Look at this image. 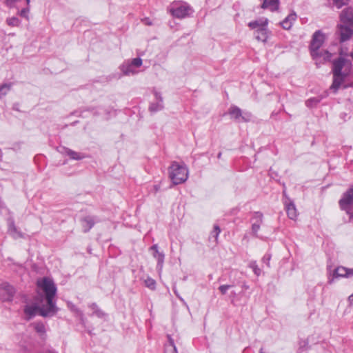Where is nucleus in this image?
Masks as SVG:
<instances>
[{
    "mask_svg": "<svg viewBox=\"0 0 353 353\" xmlns=\"http://www.w3.org/2000/svg\"><path fill=\"white\" fill-rule=\"evenodd\" d=\"M37 285L45 293V303L39 305H26L24 313L28 319L34 317L37 313L43 317H51L56 314L58 307L53 299L57 293V288L53 281L47 277L37 281Z\"/></svg>",
    "mask_w": 353,
    "mask_h": 353,
    "instance_id": "f257e3e1",
    "label": "nucleus"
},
{
    "mask_svg": "<svg viewBox=\"0 0 353 353\" xmlns=\"http://www.w3.org/2000/svg\"><path fill=\"white\" fill-rule=\"evenodd\" d=\"M352 63L350 61L343 58H339L333 63V83L330 87L334 92L340 88L341 83L344 81L351 70Z\"/></svg>",
    "mask_w": 353,
    "mask_h": 353,
    "instance_id": "f03ea898",
    "label": "nucleus"
},
{
    "mask_svg": "<svg viewBox=\"0 0 353 353\" xmlns=\"http://www.w3.org/2000/svg\"><path fill=\"white\" fill-rule=\"evenodd\" d=\"M325 39V35L321 31H316L313 36L310 44V51L312 58L316 61V64L318 61H329L332 57L331 53L327 50H319L323 45Z\"/></svg>",
    "mask_w": 353,
    "mask_h": 353,
    "instance_id": "7ed1b4c3",
    "label": "nucleus"
},
{
    "mask_svg": "<svg viewBox=\"0 0 353 353\" xmlns=\"http://www.w3.org/2000/svg\"><path fill=\"white\" fill-rule=\"evenodd\" d=\"M169 173L172 181L175 185L184 183L188 176V170L185 165H180L176 162L172 163Z\"/></svg>",
    "mask_w": 353,
    "mask_h": 353,
    "instance_id": "20e7f679",
    "label": "nucleus"
},
{
    "mask_svg": "<svg viewBox=\"0 0 353 353\" xmlns=\"http://www.w3.org/2000/svg\"><path fill=\"white\" fill-rule=\"evenodd\" d=\"M169 11L173 17L182 19L189 14L191 8L185 3L173 2L169 7Z\"/></svg>",
    "mask_w": 353,
    "mask_h": 353,
    "instance_id": "39448f33",
    "label": "nucleus"
},
{
    "mask_svg": "<svg viewBox=\"0 0 353 353\" xmlns=\"http://www.w3.org/2000/svg\"><path fill=\"white\" fill-rule=\"evenodd\" d=\"M353 205V187L347 190L339 200V205L341 210H345L350 216V220L353 217L352 205Z\"/></svg>",
    "mask_w": 353,
    "mask_h": 353,
    "instance_id": "423d86ee",
    "label": "nucleus"
},
{
    "mask_svg": "<svg viewBox=\"0 0 353 353\" xmlns=\"http://www.w3.org/2000/svg\"><path fill=\"white\" fill-rule=\"evenodd\" d=\"M15 294V289L8 283L0 285V299L3 301H10Z\"/></svg>",
    "mask_w": 353,
    "mask_h": 353,
    "instance_id": "0eeeda50",
    "label": "nucleus"
},
{
    "mask_svg": "<svg viewBox=\"0 0 353 353\" xmlns=\"http://www.w3.org/2000/svg\"><path fill=\"white\" fill-rule=\"evenodd\" d=\"M228 114L231 118L238 121H249L251 119V114L249 112L242 113L241 110L235 105L231 106L228 110Z\"/></svg>",
    "mask_w": 353,
    "mask_h": 353,
    "instance_id": "6e6552de",
    "label": "nucleus"
},
{
    "mask_svg": "<svg viewBox=\"0 0 353 353\" xmlns=\"http://www.w3.org/2000/svg\"><path fill=\"white\" fill-rule=\"evenodd\" d=\"M337 28L341 42L350 39L353 34V30L345 23L338 25Z\"/></svg>",
    "mask_w": 353,
    "mask_h": 353,
    "instance_id": "1a4fd4ad",
    "label": "nucleus"
},
{
    "mask_svg": "<svg viewBox=\"0 0 353 353\" xmlns=\"http://www.w3.org/2000/svg\"><path fill=\"white\" fill-rule=\"evenodd\" d=\"M154 94L157 101L150 103L149 110L151 112H156L163 109V97L161 94L157 91H154Z\"/></svg>",
    "mask_w": 353,
    "mask_h": 353,
    "instance_id": "9d476101",
    "label": "nucleus"
},
{
    "mask_svg": "<svg viewBox=\"0 0 353 353\" xmlns=\"http://www.w3.org/2000/svg\"><path fill=\"white\" fill-rule=\"evenodd\" d=\"M8 233L14 239L22 238L23 236L22 232L18 230V229L17 228L14 224V221L12 218H9L8 219Z\"/></svg>",
    "mask_w": 353,
    "mask_h": 353,
    "instance_id": "9b49d317",
    "label": "nucleus"
},
{
    "mask_svg": "<svg viewBox=\"0 0 353 353\" xmlns=\"http://www.w3.org/2000/svg\"><path fill=\"white\" fill-rule=\"evenodd\" d=\"M340 19L343 23L353 26V10L351 8L343 10L340 14Z\"/></svg>",
    "mask_w": 353,
    "mask_h": 353,
    "instance_id": "f8f14e48",
    "label": "nucleus"
},
{
    "mask_svg": "<svg viewBox=\"0 0 353 353\" xmlns=\"http://www.w3.org/2000/svg\"><path fill=\"white\" fill-rule=\"evenodd\" d=\"M334 277H350L353 276V269L347 268L343 266L336 268L333 274Z\"/></svg>",
    "mask_w": 353,
    "mask_h": 353,
    "instance_id": "ddd939ff",
    "label": "nucleus"
},
{
    "mask_svg": "<svg viewBox=\"0 0 353 353\" xmlns=\"http://www.w3.org/2000/svg\"><path fill=\"white\" fill-rule=\"evenodd\" d=\"M254 36L256 40L263 43L266 42L268 38L267 26L256 30L254 32Z\"/></svg>",
    "mask_w": 353,
    "mask_h": 353,
    "instance_id": "4468645a",
    "label": "nucleus"
},
{
    "mask_svg": "<svg viewBox=\"0 0 353 353\" xmlns=\"http://www.w3.org/2000/svg\"><path fill=\"white\" fill-rule=\"evenodd\" d=\"M279 7V0H264L261 8L268 9L272 12L276 11Z\"/></svg>",
    "mask_w": 353,
    "mask_h": 353,
    "instance_id": "2eb2a0df",
    "label": "nucleus"
},
{
    "mask_svg": "<svg viewBox=\"0 0 353 353\" xmlns=\"http://www.w3.org/2000/svg\"><path fill=\"white\" fill-rule=\"evenodd\" d=\"M121 71L123 73L124 75H130L135 74L138 72L136 69L131 65L130 61H125L120 66Z\"/></svg>",
    "mask_w": 353,
    "mask_h": 353,
    "instance_id": "dca6fc26",
    "label": "nucleus"
},
{
    "mask_svg": "<svg viewBox=\"0 0 353 353\" xmlns=\"http://www.w3.org/2000/svg\"><path fill=\"white\" fill-rule=\"evenodd\" d=\"M285 209L288 217L290 219L295 220L298 216L295 205L292 201H290L289 203H285Z\"/></svg>",
    "mask_w": 353,
    "mask_h": 353,
    "instance_id": "f3484780",
    "label": "nucleus"
},
{
    "mask_svg": "<svg viewBox=\"0 0 353 353\" xmlns=\"http://www.w3.org/2000/svg\"><path fill=\"white\" fill-rule=\"evenodd\" d=\"M81 225L85 232H88L94 225V218L88 216L82 219Z\"/></svg>",
    "mask_w": 353,
    "mask_h": 353,
    "instance_id": "a211bd4d",
    "label": "nucleus"
},
{
    "mask_svg": "<svg viewBox=\"0 0 353 353\" xmlns=\"http://www.w3.org/2000/svg\"><path fill=\"white\" fill-rule=\"evenodd\" d=\"M296 14L295 12L290 13L281 23L282 27L285 30H289L294 21L296 19Z\"/></svg>",
    "mask_w": 353,
    "mask_h": 353,
    "instance_id": "6ab92c4d",
    "label": "nucleus"
},
{
    "mask_svg": "<svg viewBox=\"0 0 353 353\" xmlns=\"http://www.w3.org/2000/svg\"><path fill=\"white\" fill-rule=\"evenodd\" d=\"M268 23V19L266 18H261L259 20H256L254 21H251L248 23V26L254 29L255 30L257 29H259L261 28H263L265 26H267Z\"/></svg>",
    "mask_w": 353,
    "mask_h": 353,
    "instance_id": "aec40b11",
    "label": "nucleus"
},
{
    "mask_svg": "<svg viewBox=\"0 0 353 353\" xmlns=\"http://www.w3.org/2000/svg\"><path fill=\"white\" fill-rule=\"evenodd\" d=\"M153 256L157 261V268L161 270L163 265L165 254L163 252H160L159 250L154 252Z\"/></svg>",
    "mask_w": 353,
    "mask_h": 353,
    "instance_id": "412c9836",
    "label": "nucleus"
},
{
    "mask_svg": "<svg viewBox=\"0 0 353 353\" xmlns=\"http://www.w3.org/2000/svg\"><path fill=\"white\" fill-rule=\"evenodd\" d=\"M168 343L165 345V353H177L174 340L170 335L168 336Z\"/></svg>",
    "mask_w": 353,
    "mask_h": 353,
    "instance_id": "4be33fe9",
    "label": "nucleus"
},
{
    "mask_svg": "<svg viewBox=\"0 0 353 353\" xmlns=\"http://www.w3.org/2000/svg\"><path fill=\"white\" fill-rule=\"evenodd\" d=\"M89 307L92 310V314L96 315L99 318H103L105 316V313L98 307L96 303L90 304Z\"/></svg>",
    "mask_w": 353,
    "mask_h": 353,
    "instance_id": "5701e85b",
    "label": "nucleus"
},
{
    "mask_svg": "<svg viewBox=\"0 0 353 353\" xmlns=\"http://www.w3.org/2000/svg\"><path fill=\"white\" fill-rule=\"evenodd\" d=\"M64 150L66 154L68 155L72 159L80 160L83 158V155L75 151H73L68 148H65Z\"/></svg>",
    "mask_w": 353,
    "mask_h": 353,
    "instance_id": "b1692460",
    "label": "nucleus"
},
{
    "mask_svg": "<svg viewBox=\"0 0 353 353\" xmlns=\"http://www.w3.org/2000/svg\"><path fill=\"white\" fill-rule=\"evenodd\" d=\"M34 330L41 335L46 333V327L43 323L38 322L33 324Z\"/></svg>",
    "mask_w": 353,
    "mask_h": 353,
    "instance_id": "393cba45",
    "label": "nucleus"
},
{
    "mask_svg": "<svg viewBox=\"0 0 353 353\" xmlns=\"http://www.w3.org/2000/svg\"><path fill=\"white\" fill-rule=\"evenodd\" d=\"M321 99L319 97L310 98L306 101L305 105L308 108H313L320 102Z\"/></svg>",
    "mask_w": 353,
    "mask_h": 353,
    "instance_id": "a878e982",
    "label": "nucleus"
},
{
    "mask_svg": "<svg viewBox=\"0 0 353 353\" xmlns=\"http://www.w3.org/2000/svg\"><path fill=\"white\" fill-rule=\"evenodd\" d=\"M252 221V223L261 224L263 223V214L259 212H254Z\"/></svg>",
    "mask_w": 353,
    "mask_h": 353,
    "instance_id": "bb28decb",
    "label": "nucleus"
},
{
    "mask_svg": "<svg viewBox=\"0 0 353 353\" xmlns=\"http://www.w3.org/2000/svg\"><path fill=\"white\" fill-rule=\"evenodd\" d=\"M220 232H221L220 228L218 225H214V230L212 232L210 238V239L211 238H214V241L216 243H217L219 235Z\"/></svg>",
    "mask_w": 353,
    "mask_h": 353,
    "instance_id": "cd10ccee",
    "label": "nucleus"
},
{
    "mask_svg": "<svg viewBox=\"0 0 353 353\" xmlns=\"http://www.w3.org/2000/svg\"><path fill=\"white\" fill-rule=\"evenodd\" d=\"M144 283H145V286L148 287V288H150L151 290H154L155 289L156 281L153 279H152L150 277H148L144 281Z\"/></svg>",
    "mask_w": 353,
    "mask_h": 353,
    "instance_id": "c85d7f7f",
    "label": "nucleus"
},
{
    "mask_svg": "<svg viewBox=\"0 0 353 353\" xmlns=\"http://www.w3.org/2000/svg\"><path fill=\"white\" fill-rule=\"evenodd\" d=\"M8 25L10 26H19L20 24V21L17 17H12L7 19L6 20Z\"/></svg>",
    "mask_w": 353,
    "mask_h": 353,
    "instance_id": "c756f323",
    "label": "nucleus"
},
{
    "mask_svg": "<svg viewBox=\"0 0 353 353\" xmlns=\"http://www.w3.org/2000/svg\"><path fill=\"white\" fill-rule=\"evenodd\" d=\"M11 85L5 83L0 86V97L5 96L10 90Z\"/></svg>",
    "mask_w": 353,
    "mask_h": 353,
    "instance_id": "7c9ffc66",
    "label": "nucleus"
},
{
    "mask_svg": "<svg viewBox=\"0 0 353 353\" xmlns=\"http://www.w3.org/2000/svg\"><path fill=\"white\" fill-rule=\"evenodd\" d=\"M249 267L252 269L254 273L256 276H259L261 274V269L258 267L256 261H251L249 264Z\"/></svg>",
    "mask_w": 353,
    "mask_h": 353,
    "instance_id": "2f4dec72",
    "label": "nucleus"
},
{
    "mask_svg": "<svg viewBox=\"0 0 353 353\" xmlns=\"http://www.w3.org/2000/svg\"><path fill=\"white\" fill-rule=\"evenodd\" d=\"M130 61V63L132 66H133L134 68H139L142 65V59L141 58H134Z\"/></svg>",
    "mask_w": 353,
    "mask_h": 353,
    "instance_id": "473e14b6",
    "label": "nucleus"
},
{
    "mask_svg": "<svg viewBox=\"0 0 353 353\" xmlns=\"http://www.w3.org/2000/svg\"><path fill=\"white\" fill-rule=\"evenodd\" d=\"M333 3L338 8H341L343 6L348 3L349 0H332Z\"/></svg>",
    "mask_w": 353,
    "mask_h": 353,
    "instance_id": "72a5a7b5",
    "label": "nucleus"
},
{
    "mask_svg": "<svg viewBox=\"0 0 353 353\" xmlns=\"http://www.w3.org/2000/svg\"><path fill=\"white\" fill-rule=\"evenodd\" d=\"M232 285H222L219 287V290L220 292L224 295L227 293V291L231 288Z\"/></svg>",
    "mask_w": 353,
    "mask_h": 353,
    "instance_id": "f704fd0d",
    "label": "nucleus"
},
{
    "mask_svg": "<svg viewBox=\"0 0 353 353\" xmlns=\"http://www.w3.org/2000/svg\"><path fill=\"white\" fill-rule=\"evenodd\" d=\"M260 225H261V224H258V223H254V222L252 223V233L256 236H257V232H258L259 230L260 229Z\"/></svg>",
    "mask_w": 353,
    "mask_h": 353,
    "instance_id": "c9c22d12",
    "label": "nucleus"
},
{
    "mask_svg": "<svg viewBox=\"0 0 353 353\" xmlns=\"http://www.w3.org/2000/svg\"><path fill=\"white\" fill-rule=\"evenodd\" d=\"M29 12V9L27 8H23L21 10L20 12V15L27 19H28V13Z\"/></svg>",
    "mask_w": 353,
    "mask_h": 353,
    "instance_id": "e433bc0d",
    "label": "nucleus"
},
{
    "mask_svg": "<svg viewBox=\"0 0 353 353\" xmlns=\"http://www.w3.org/2000/svg\"><path fill=\"white\" fill-rule=\"evenodd\" d=\"M70 308L71 310L79 314L80 315L82 314L81 312L79 309H77L74 305H70Z\"/></svg>",
    "mask_w": 353,
    "mask_h": 353,
    "instance_id": "4c0bfd02",
    "label": "nucleus"
},
{
    "mask_svg": "<svg viewBox=\"0 0 353 353\" xmlns=\"http://www.w3.org/2000/svg\"><path fill=\"white\" fill-rule=\"evenodd\" d=\"M150 250H153L154 252H156L158 250V245L157 244H154L153 245L151 248H150Z\"/></svg>",
    "mask_w": 353,
    "mask_h": 353,
    "instance_id": "58836bf2",
    "label": "nucleus"
},
{
    "mask_svg": "<svg viewBox=\"0 0 353 353\" xmlns=\"http://www.w3.org/2000/svg\"><path fill=\"white\" fill-rule=\"evenodd\" d=\"M348 301H350V303H353V294L349 296Z\"/></svg>",
    "mask_w": 353,
    "mask_h": 353,
    "instance_id": "ea45409f",
    "label": "nucleus"
},
{
    "mask_svg": "<svg viewBox=\"0 0 353 353\" xmlns=\"http://www.w3.org/2000/svg\"><path fill=\"white\" fill-rule=\"evenodd\" d=\"M9 3H14L15 1H17L18 0H6Z\"/></svg>",
    "mask_w": 353,
    "mask_h": 353,
    "instance_id": "a19ab883",
    "label": "nucleus"
},
{
    "mask_svg": "<svg viewBox=\"0 0 353 353\" xmlns=\"http://www.w3.org/2000/svg\"><path fill=\"white\" fill-rule=\"evenodd\" d=\"M350 56L353 59V50L350 52Z\"/></svg>",
    "mask_w": 353,
    "mask_h": 353,
    "instance_id": "79ce46f5",
    "label": "nucleus"
},
{
    "mask_svg": "<svg viewBox=\"0 0 353 353\" xmlns=\"http://www.w3.org/2000/svg\"><path fill=\"white\" fill-rule=\"evenodd\" d=\"M259 353H263V348H261L260 350H259Z\"/></svg>",
    "mask_w": 353,
    "mask_h": 353,
    "instance_id": "37998d69",
    "label": "nucleus"
},
{
    "mask_svg": "<svg viewBox=\"0 0 353 353\" xmlns=\"http://www.w3.org/2000/svg\"><path fill=\"white\" fill-rule=\"evenodd\" d=\"M27 2V4H29L30 0H26Z\"/></svg>",
    "mask_w": 353,
    "mask_h": 353,
    "instance_id": "c03bdc74",
    "label": "nucleus"
},
{
    "mask_svg": "<svg viewBox=\"0 0 353 353\" xmlns=\"http://www.w3.org/2000/svg\"><path fill=\"white\" fill-rule=\"evenodd\" d=\"M266 260L269 261V260H270V256H268V258H266Z\"/></svg>",
    "mask_w": 353,
    "mask_h": 353,
    "instance_id": "a18cd8bd",
    "label": "nucleus"
}]
</instances>
